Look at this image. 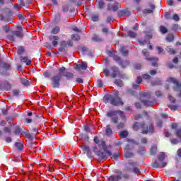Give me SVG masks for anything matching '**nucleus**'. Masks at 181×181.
I'll use <instances>...</instances> for the list:
<instances>
[{
  "mask_svg": "<svg viewBox=\"0 0 181 181\" xmlns=\"http://www.w3.org/2000/svg\"><path fill=\"white\" fill-rule=\"evenodd\" d=\"M142 54H144V56H145L146 60H147V62H151V66L153 67H159V58L156 57H151L149 55V52H148L146 49H144L142 51Z\"/></svg>",
  "mask_w": 181,
  "mask_h": 181,
  "instance_id": "6",
  "label": "nucleus"
},
{
  "mask_svg": "<svg viewBox=\"0 0 181 181\" xmlns=\"http://www.w3.org/2000/svg\"><path fill=\"white\" fill-rule=\"evenodd\" d=\"M159 30L163 35H165V33H168V28L165 25H160Z\"/></svg>",
  "mask_w": 181,
  "mask_h": 181,
  "instance_id": "21",
  "label": "nucleus"
},
{
  "mask_svg": "<svg viewBox=\"0 0 181 181\" xmlns=\"http://www.w3.org/2000/svg\"><path fill=\"white\" fill-rule=\"evenodd\" d=\"M151 9L149 8H146L144 10V13H152V12H153V9H155V5L153 4H151Z\"/></svg>",
  "mask_w": 181,
  "mask_h": 181,
  "instance_id": "27",
  "label": "nucleus"
},
{
  "mask_svg": "<svg viewBox=\"0 0 181 181\" xmlns=\"http://www.w3.org/2000/svg\"><path fill=\"white\" fill-rule=\"evenodd\" d=\"M107 10L108 11H113V12H116V11H118V3H116L113 5L108 4L107 5Z\"/></svg>",
  "mask_w": 181,
  "mask_h": 181,
  "instance_id": "19",
  "label": "nucleus"
},
{
  "mask_svg": "<svg viewBox=\"0 0 181 181\" xmlns=\"http://www.w3.org/2000/svg\"><path fill=\"white\" fill-rule=\"evenodd\" d=\"M136 84H141L142 83V77L137 76V78L136 80Z\"/></svg>",
  "mask_w": 181,
  "mask_h": 181,
  "instance_id": "51",
  "label": "nucleus"
},
{
  "mask_svg": "<svg viewBox=\"0 0 181 181\" xmlns=\"http://www.w3.org/2000/svg\"><path fill=\"white\" fill-rule=\"evenodd\" d=\"M119 158V153H115L113 154L112 156V159H114V160H118V158Z\"/></svg>",
  "mask_w": 181,
  "mask_h": 181,
  "instance_id": "44",
  "label": "nucleus"
},
{
  "mask_svg": "<svg viewBox=\"0 0 181 181\" xmlns=\"http://www.w3.org/2000/svg\"><path fill=\"white\" fill-rule=\"evenodd\" d=\"M149 97H151V95H149L148 93L142 92L140 93L141 101L144 105H146V107H151V105H153V102L149 100H144V98H149Z\"/></svg>",
  "mask_w": 181,
  "mask_h": 181,
  "instance_id": "8",
  "label": "nucleus"
},
{
  "mask_svg": "<svg viewBox=\"0 0 181 181\" xmlns=\"http://www.w3.org/2000/svg\"><path fill=\"white\" fill-rule=\"evenodd\" d=\"M112 57H113L115 62H117L119 66H122L123 69H125V67H127L129 64V61L122 62L121 57H118V55H115V54Z\"/></svg>",
  "mask_w": 181,
  "mask_h": 181,
  "instance_id": "10",
  "label": "nucleus"
},
{
  "mask_svg": "<svg viewBox=\"0 0 181 181\" xmlns=\"http://www.w3.org/2000/svg\"><path fill=\"white\" fill-rule=\"evenodd\" d=\"M134 131H139L141 129V134L146 135L148 134H153L155 132V128L153 127V124L149 122L146 124L145 122H136L133 124Z\"/></svg>",
  "mask_w": 181,
  "mask_h": 181,
  "instance_id": "1",
  "label": "nucleus"
},
{
  "mask_svg": "<svg viewBox=\"0 0 181 181\" xmlns=\"http://www.w3.org/2000/svg\"><path fill=\"white\" fill-rule=\"evenodd\" d=\"M17 29V31L13 32V35H15V36H17V37H23V30L22 29V27L18 26Z\"/></svg>",
  "mask_w": 181,
  "mask_h": 181,
  "instance_id": "15",
  "label": "nucleus"
},
{
  "mask_svg": "<svg viewBox=\"0 0 181 181\" xmlns=\"http://www.w3.org/2000/svg\"><path fill=\"white\" fill-rule=\"evenodd\" d=\"M99 145L102 146L103 151H107V144H105V142L104 140L100 141V143H99Z\"/></svg>",
  "mask_w": 181,
  "mask_h": 181,
  "instance_id": "34",
  "label": "nucleus"
},
{
  "mask_svg": "<svg viewBox=\"0 0 181 181\" xmlns=\"http://www.w3.org/2000/svg\"><path fill=\"white\" fill-rule=\"evenodd\" d=\"M66 71H64V74L63 76L64 77H66V78H68L69 80H70L71 78H73L74 77V74H73V73L71 72H65Z\"/></svg>",
  "mask_w": 181,
  "mask_h": 181,
  "instance_id": "20",
  "label": "nucleus"
},
{
  "mask_svg": "<svg viewBox=\"0 0 181 181\" xmlns=\"http://www.w3.org/2000/svg\"><path fill=\"white\" fill-rule=\"evenodd\" d=\"M93 141H94L95 144H100V142H101V141H100V139H99L98 137H97V136H95V137H94Z\"/></svg>",
  "mask_w": 181,
  "mask_h": 181,
  "instance_id": "61",
  "label": "nucleus"
},
{
  "mask_svg": "<svg viewBox=\"0 0 181 181\" xmlns=\"http://www.w3.org/2000/svg\"><path fill=\"white\" fill-rule=\"evenodd\" d=\"M81 149H82V151H83L84 152H86L88 153H90V147H88V146H84V145H81L79 146Z\"/></svg>",
  "mask_w": 181,
  "mask_h": 181,
  "instance_id": "28",
  "label": "nucleus"
},
{
  "mask_svg": "<svg viewBox=\"0 0 181 181\" xmlns=\"http://www.w3.org/2000/svg\"><path fill=\"white\" fill-rule=\"evenodd\" d=\"M98 6L100 9H103V8H104V2L103 1H100L98 3Z\"/></svg>",
  "mask_w": 181,
  "mask_h": 181,
  "instance_id": "57",
  "label": "nucleus"
},
{
  "mask_svg": "<svg viewBox=\"0 0 181 181\" xmlns=\"http://www.w3.org/2000/svg\"><path fill=\"white\" fill-rule=\"evenodd\" d=\"M156 152H158V146H153L151 148V155H155L156 154Z\"/></svg>",
  "mask_w": 181,
  "mask_h": 181,
  "instance_id": "32",
  "label": "nucleus"
},
{
  "mask_svg": "<svg viewBox=\"0 0 181 181\" xmlns=\"http://www.w3.org/2000/svg\"><path fill=\"white\" fill-rule=\"evenodd\" d=\"M91 19H92V21H93V22H98L99 18H98V15H93V16H91Z\"/></svg>",
  "mask_w": 181,
  "mask_h": 181,
  "instance_id": "47",
  "label": "nucleus"
},
{
  "mask_svg": "<svg viewBox=\"0 0 181 181\" xmlns=\"http://www.w3.org/2000/svg\"><path fill=\"white\" fill-rule=\"evenodd\" d=\"M149 74H151V76H156V74H158V71L156 69H151L149 71Z\"/></svg>",
  "mask_w": 181,
  "mask_h": 181,
  "instance_id": "48",
  "label": "nucleus"
},
{
  "mask_svg": "<svg viewBox=\"0 0 181 181\" xmlns=\"http://www.w3.org/2000/svg\"><path fill=\"white\" fill-rule=\"evenodd\" d=\"M165 40L169 42H173V40H175V36L173 34H168L165 38Z\"/></svg>",
  "mask_w": 181,
  "mask_h": 181,
  "instance_id": "24",
  "label": "nucleus"
},
{
  "mask_svg": "<svg viewBox=\"0 0 181 181\" xmlns=\"http://www.w3.org/2000/svg\"><path fill=\"white\" fill-rule=\"evenodd\" d=\"M171 129H177V123H173L171 124Z\"/></svg>",
  "mask_w": 181,
  "mask_h": 181,
  "instance_id": "59",
  "label": "nucleus"
},
{
  "mask_svg": "<svg viewBox=\"0 0 181 181\" xmlns=\"http://www.w3.org/2000/svg\"><path fill=\"white\" fill-rule=\"evenodd\" d=\"M125 127V124L124 122H120L117 125V129H122Z\"/></svg>",
  "mask_w": 181,
  "mask_h": 181,
  "instance_id": "43",
  "label": "nucleus"
},
{
  "mask_svg": "<svg viewBox=\"0 0 181 181\" xmlns=\"http://www.w3.org/2000/svg\"><path fill=\"white\" fill-rule=\"evenodd\" d=\"M126 15H129V11L123 10L118 12L119 18H122V16H126Z\"/></svg>",
  "mask_w": 181,
  "mask_h": 181,
  "instance_id": "22",
  "label": "nucleus"
},
{
  "mask_svg": "<svg viewBox=\"0 0 181 181\" xmlns=\"http://www.w3.org/2000/svg\"><path fill=\"white\" fill-rule=\"evenodd\" d=\"M175 135L177 136V138H181V130L178 129L175 132Z\"/></svg>",
  "mask_w": 181,
  "mask_h": 181,
  "instance_id": "58",
  "label": "nucleus"
},
{
  "mask_svg": "<svg viewBox=\"0 0 181 181\" xmlns=\"http://www.w3.org/2000/svg\"><path fill=\"white\" fill-rule=\"evenodd\" d=\"M112 134V129H111V124L106 126V135L110 136Z\"/></svg>",
  "mask_w": 181,
  "mask_h": 181,
  "instance_id": "25",
  "label": "nucleus"
},
{
  "mask_svg": "<svg viewBox=\"0 0 181 181\" xmlns=\"http://www.w3.org/2000/svg\"><path fill=\"white\" fill-rule=\"evenodd\" d=\"M158 159L160 162H163V160H165V153H161L160 155H158Z\"/></svg>",
  "mask_w": 181,
  "mask_h": 181,
  "instance_id": "38",
  "label": "nucleus"
},
{
  "mask_svg": "<svg viewBox=\"0 0 181 181\" xmlns=\"http://www.w3.org/2000/svg\"><path fill=\"white\" fill-rule=\"evenodd\" d=\"M167 50L170 54H176V50H175V49H173V48L169 47V48H168Z\"/></svg>",
  "mask_w": 181,
  "mask_h": 181,
  "instance_id": "42",
  "label": "nucleus"
},
{
  "mask_svg": "<svg viewBox=\"0 0 181 181\" xmlns=\"http://www.w3.org/2000/svg\"><path fill=\"white\" fill-rule=\"evenodd\" d=\"M7 38L8 39V40H10V42H13V40H15V37L12 35H8L7 36Z\"/></svg>",
  "mask_w": 181,
  "mask_h": 181,
  "instance_id": "55",
  "label": "nucleus"
},
{
  "mask_svg": "<svg viewBox=\"0 0 181 181\" xmlns=\"http://www.w3.org/2000/svg\"><path fill=\"white\" fill-rule=\"evenodd\" d=\"M133 156H134V153H132V152L127 151L125 153V158H132Z\"/></svg>",
  "mask_w": 181,
  "mask_h": 181,
  "instance_id": "45",
  "label": "nucleus"
},
{
  "mask_svg": "<svg viewBox=\"0 0 181 181\" xmlns=\"http://www.w3.org/2000/svg\"><path fill=\"white\" fill-rule=\"evenodd\" d=\"M21 83L23 84V86H30V83L29 82V81H28L27 79H25L23 78H21Z\"/></svg>",
  "mask_w": 181,
  "mask_h": 181,
  "instance_id": "31",
  "label": "nucleus"
},
{
  "mask_svg": "<svg viewBox=\"0 0 181 181\" xmlns=\"http://www.w3.org/2000/svg\"><path fill=\"white\" fill-rule=\"evenodd\" d=\"M106 100L110 101L112 105L119 107V105H124V102L121 100V98L119 95V93L117 90H114V95H108L106 96Z\"/></svg>",
  "mask_w": 181,
  "mask_h": 181,
  "instance_id": "2",
  "label": "nucleus"
},
{
  "mask_svg": "<svg viewBox=\"0 0 181 181\" xmlns=\"http://www.w3.org/2000/svg\"><path fill=\"white\" fill-rule=\"evenodd\" d=\"M21 132V127L19 126H16L14 129V134H16V135H19Z\"/></svg>",
  "mask_w": 181,
  "mask_h": 181,
  "instance_id": "36",
  "label": "nucleus"
},
{
  "mask_svg": "<svg viewBox=\"0 0 181 181\" xmlns=\"http://www.w3.org/2000/svg\"><path fill=\"white\" fill-rule=\"evenodd\" d=\"M127 35L129 36V37H136V33L134 31H129Z\"/></svg>",
  "mask_w": 181,
  "mask_h": 181,
  "instance_id": "39",
  "label": "nucleus"
},
{
  "mask_svg": "<svg viewBox=\"0 0 181 181\" xmlns=\"http://www.w3.org/2000/svg\"><path fill=\"white\" fill-rule=\"evenodd\" d=\"M75 69L76 70H78L79 71L81 70H87V63L86 62H82L81 64H75Z\"/></svg>",
  "mask_w": 181,
  "mask_h": 181,
  "instance_id": "14",
  "label": "nucleus"
},
{
  "mask_svg": "<svg viewBox=\"0 0 181 181\" xmlns=\"http://www.w3.org/2000/svg\"><path fill=\"white\" fill-rule=\"evenodd\" d=\"M165 19H170V12H166L165 13Z\"/></svg>",
  "mask_w": 181,
  "mask_h": 181,
  "instance_id": "63",
  "label": "nucleus"
},
{
  "mask_svg": "<svg viewBox=\"0 0 181 181\" xmlns=\"http://www.w3.org/2000/svg\"><path fill=\"white\" fill-rule=\"evenodd\" d=\"M49 40H51V42H52V46H54V47H57V45H59V37L57 35H49L48 37Z\"/></svg>",
  "mask_w": 181,
  "mask_h": 181,
  "instance_id": "11",
  "label": "nucleus"
},
{
  "mask_svg": "<svg viewBox=\"0 0 181 181\" xmlns=\"http://www.w3.org/2000/svg\"><path fill=\"white\" fill-rule=\"evenodd\" d=\"M97 83H98V87H100V88L103 87L104 84L103 83V81L99 79L97 81Z\"/></svg>",
  "mask_w": 181,
  "mask_h": 181,
  "instance_id": "52",
  "label": "nucleus"
},
{
  "mask_svg": "<svg viewBox=\"0 0 181 181\" xmlns=\"http://www.w3.org/2000/svg\"><path fill=\"white\" fill-rule=\"evenodd\" d=\"M136 164L134 163V161L129 160L127 164L125 165L124 171L125 172H131L132 170V168H135Z\"/></svg>",
  "mask_w": 181,
  "mask_h": 181,
  "instance_id": "12",
  "label": "nucleus"
},
{
  "mask_svg": "<svg viewBox=\"0 0 181 181\" xmlns=\"http://www.w3.org/2000/svg\"><path fill=\"white\" fill-rule=\"evenodd\" d=\"M71 37L73 40H76V42H78V40H80V35H78V34L72 35Z\"/></svg>",
  "mask_w": 181,
  "mask_h": 181,
  "instance_id": "41",
  "label": "nucleus"
},
{
  "mask_svg": "<svg viewBox=\"0 0 181 181\" xmlns=\"http://www.w3.org/2000/svg\"><path fill=\"white\" fill-rule=\"evenodd\" d=\"M156 125H157V127H158V128H162V121L158 120L156 122Z\"/></svg>",
  "mask_w": 181,
  "mask_h": 181,
  "instance_id": "62",
  "label": "nucleus"
},
{
  "mask_svg": "<svg viewBox=\"0 0 181 181\" xmlns=\"http://www.w3.org/2000/svg\"><path fill=\"white\" fill-rule=\"evenodd\" d=\"M115 173H117V175L110 176L107 181H119L122 179H124V180H129V174H122V172L120 170H117Z\"/></svg>",
  "mask_w": 181,
  "mask_h": 181,
  "instance_id": "5",
  "label": "nucleus"
},
{
  "mask_svg": "<svg viewBox=\"0 0 181 181\" xmlns=\"http://www.w3.org/2000/svg\"><path fill=\"white\" fill-rule=\"evenodd\" d=\"M23 53H25V47H18V48L17 49V54L21 56V55L23 54Z\"/></svg>",
  "mask_w": 181,
  "mask_h": 181,
  "instance_id": "29",
  "label": "nucleus"
},
{
  "mask_svg": "<svg viewBox=\"0 0 181 181\" xmlns=\"http://www.w3.org/2000/svg\"><path fill=\"white\" fill-rule=\"evenodd\" d=\"M106 115L107 117H109V118H112L113 124H118V117H117V115H119L122 118H125L124 112L121 110H109Z\"/></svg>",
  "mask_w": 181,
  "mask_h": 181,
  "instance_id": "4",
  "label": "nucleus"
},
{
  "mask_svg": "<svg viewBox=\"0 0 181 181\" xmlns=\"http://www.w3.org/2000/svg\"><path fill=\"white\" fill-rule=\"evenodd\" d=\"M168 83H173L176 85V87L174 88L175 91H177L179 93V97H181V83H179L177 80L175 78H168Z\"/></svg>",
  "mask_w": 181,
  "mask_h": 181,
  "instance_id": "9",
  "label": "nucleus"
},
{
  "mask_svg": "<svg viewBox=\"0 0 181 181\" xmlns=\"http://www.w3.org/2000/svg\"><path fill=\"white\" fill-rule=\"evenodd\" d=\"M134 69H136V70H141V69H142V65L141 64H136L134 65Z\"/></svg>",
  "mask_w": 181,
  "mask_h": 181,
  "instance_id": "50",
  "label": "nucleus"
},
{
  "mask_svg": "<svg viewBox=\"0 0 181 181\" xmlns=\"http://www.w3.org/2000/svg\"><path fill=\"white\" fill-rule=\"evenodd\" d=\"M76 81V83H78L79 84H83V78H77Z\"/></svg>",
  "mask_w": 181,
  "mask_h": 181,
  "instance_id": "60",
  "label": "nucleus"
},
{
  "mask_svg": "<svg viewBox=\"0 0 181 181\" xmlns=\"http://www.w3.org/2000/svg\"><path fill=\"white\" fill-rule=\"evenodd\" d=\"M146 30L144 32L146 34V39H152V28L151 27H147Z\"/></svg>",
  "mask_w": 181,
  "mask_h": 181,
  "instance_id": "17",
  "label": "nucleus"
},
{
  "mask_svg": "<svg viewBox=\"0 0 181 181\" xmlns=\"http://www.w3.org/2000/svg\"><path fill=\"white\" fill-rule=\"evenodd\" d=\"M164 135L166 138H169L170 136H172V134H170V132L169 131H165L164 132Z\"/></svg>",
  "mask_w": 181,
  "mask_h": 181,
  "instance_id": "56",
  "label": "nucleus"
},
{
  "mask_svg": "<svg viewBox=\"0 0 181 181\" xmlns=\"http://www.w3.org/2000/svg\"><path fill=\"white\" fill-rule=\"evenodd\" d=\"M59 32H60V27L59 26L54 27L51 30V33H52V35H57V33H59Z\"/></svg>",
  "mask_w": 181,
  "mask_h": 181,
  "instance_id": "26",
  "label": "nucleus"
},
{
  "mask_svg": "<svg viewBox=\"0 0 181 181\" xmlns=\"http://www.w3.org/2000/svg\"><path fill=\"white\" fill-rule=\"evenodd\" d=\"M61 47H64V49H66V47H71L73 46V42L71 41H62L59 43Z\"/></svg>",
  "mask_w": 181,
  "mask_h": 181,
  "instance_id": "16",
  "label": "nucleus"
},
{
  "mask_svg": "<svg viewBox=\"0 0 181 181\" xmlns=\"http://www.w3.org/2000/svg\"><path fill=\"white\" fill-rule=\"evenodd\" d=\"M144 117L142 116V115H136L134 116V119H136V121H138L139 119H142Z\"/></svg>",
  "mask_w": 181,
  "mask_h": 181,
  "instance_id": "53",
  "label": "nucleus"
},
{
  "mask_svg": "<svg viewBox=\"0 0 181 181\" xmlns=\"http://www.w3.org/2000/svg\"><path fill=\"white\" fill-rule=\"evenodd\" d=\"M121 53L123 56H128V49H125L124 47H122Z\"/></svg>",
  "mask_w": 181,
  "mask_h": 181,
  "instance_id": "35",
  "label": "nucleus"
},
{
  "mask_svg": "<svg viewBox=\"0 0 181 181\" xmlns=\"http://www.w3.org/2000/svg\"><path fill=\"white\" fill-rule=\"evenodd\" d=\"M167 66L168 69H173V67H175V65L173 63H168L167 64Z\"/></svg>",
  "mask_w": 181,
  "mask_h": 181,
  "instance_id": "64",
  "label": "nucleus"
},
{
  "mask_svg": "<svg viewBox=\"0 0 181 181\" xmlns=\"http://www.w3.org/2000/svg\"><path fill=\"white\" fill-rule=\"evenodd\" d=\"M173 19L174 21H176V22H179V21L180 20L177 14H174Z\"/></svg>",
  "mask_w": 181,
  "mask_h": 181,
  "instance_id": "54",
  "label": "nucleus"
},
{
  "mask_svg": "<svg viewBox=\"0 0 181 181\" xmlns=\"http://www.w3.org/2000/svg\"><path fill=\"white\" fill-rule=\"evenodd\" d=\"M166 166V163L165 162H158V161H154L152 163V167L154 168V169H158V168H165Z\"/></svg>",
  "mask_w": 181,
  "mask_h": 181,
  "instance_id": "13",
  "label": "nucleus"
},
{
  "mask_svg": "<svg viewBox=\"0 0 181 181\" xmlns=\"http://www.w3.org/2000/svg\"><path fill=\"white\" fill-rule=\"evenodd\" d=\"M112 73L110 74V70L105 69L103 70V74L106 76V77H112V78H115L119 74V69L116 66H113L111 67Z\"/></svg>",
  "mask_w": 181,
  "mask_h": 181,
  "instance_id": "7",
  "label": "nucleus"
},
{
  "mask_svg": "<svg viewBox=\"0 0 181 181\" xmlns=\"http://www.w3.org/2000/svg\"><path fill=\"white\" fill-rule=\"evenodd\" d=\"M142 78H144V80H151V78H152V76H151V75H149L148 74H144L142 75Z\"/></svg>",
  "mask_w": 181,
  "mask_h": 181,
  "instance_id": "37",
  "label": "nucleus"
},
{
  "mask_svg": "<svg viewBox=\"0 0 181 181\" xmlns=\"http://www.w3.org/2000/svg\"><path fill=\"white\" fill-rule=\"evenodd\" d=\"M128 135H129V133H128V131L127 130H124L119 132V136L120 138H127Z\"/></svg>",
  "mask_w": 181,
  "mask_h": 181,
  "instance_id": "23",
  "label": "nucleus"
},
{
  "mask_svg": "<svg viewBox=\"0 0 181 181\" xmlns=\"http://www.w3.org/2000/svg\"><path fill=\"white\" fill-rule=\"evenodd\" d=\"M21 135H24V136H26L28 139H32V134H30V133L23 132Z\"/></svg>",
  "mask_w": 181,
  "mask_h": 181,
  "instance_id": "40",
  "label": "nucleus"
},
{
  "mask_svg": "<svg viewBox=\"0 0 181 181\" xmlns=\"http://www.w3.org/2000/svg\"><path fill=\"white\" fill-rule=\"evenodd\" d=\"M20 59H21V62H22V63H26L27 66H30V64H32V61L29 59L28 57L21 56L20 57Z\"/></svg>",
  "mask_w": 181,
  "mask_h": 181,
  "instance_id": "18",
  "label": "nucleus"
},
{
  "mask_svg": "<svg viewBox=\"0 0 181 181\" xmlns=\"http://www.w3.org/2000/svg\"><path fill=\"white\" fill-rule=\"evenodd\" d=\"M15 145H16V148H17L18 151H23V144L16 142Z\"/></svg>",
  "mask_w": 181,
  "mask_h": 181,
  "instance_id": "30",
  "label": "nucleus"
},
{
  "mask_svg": "<svg viewBox=\"0 0 181 181\" xmlns=\"http://www.w3.org/2000/svg\"><path fill=\"white\" fill-rule=\"evenodd\" d=\"M4 132H6V134H11V132H12V129H11V127H6L4 129Z\"/></svg>",
  "mask_w": 181,
  "mask_h": 181,
  "instance_id": "46",
  "label": "nucleus"
},
{
  "mask_svg": "<svg viewBox=\"0 0 181 181\" xmlns=\"http://www.w3.org/2000/svg\"><path fill=\"white\" fill-rule=\"evenodd\" d=\"M115 84H116V86H118L119 87H122V86H124L122 81H121L119 79H116L115 81Z\"/></svg>",
  "mask_w": 181,
  "mask_h": 181,
  "instance_id": "33",
  "label": "nucleus"
},
{
  "mask_svg": "<svg viewBox=\"0 0 181 181\" xmlns=\"http://www.w3.org/2000/svg\"><path fill=\"white\" fill-rule=\"evenodd\" d=\"M171 144H173V145H177V144H179V140H177V139H172L170 140Z\"/></svg>",
  "mask_w": 181,
  "mask_h": 181,
  "instance_id": "49",
  "label": "nucleus"
},
{
  "mask_svg": "<svg viewBox=\"0 0 181 181\" xmlns=\"http://www.w3.org/2000/svg\"><path fill=\"white\" fill-rule=\"evenodd\" d=\"M58 71V75L51 78L52 85L54 88H59L60 87V80H62V77H63L64 71H66V67L62 66L59 68Z\"/></svg>",
  "mask_w": 181,
  "mask_h": 181,
  "instance_id": "3",
  "label": "nucleus"
}]
</instances>
